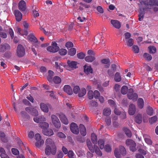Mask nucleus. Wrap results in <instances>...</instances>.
<instances>
[{"label": "nucleus", "instance_id": "obj_11", "mask_svg": "<svg viewBox=\"0 0 158 158\" xmlns=\"http://www.w3.org/2000/svg\"><path fill=\"white\" fill-rule=\"evenodd\" d=\"M40 106L41 110L43 112L45 113H48V108H49L50 106L49 104H46L43 103H41Z\"/></svg>", "mask_w": 158, "mask_h": 158}, {"label": "nucleus", "instance_id": "obj_24", "mask_svg": "<svg viewBox=\"0 0 158 158\" xmlns=\"http://www.w3.org/2000/svg\"><path fill=\"white\" fill-rule=\"evenodd\" d=\"M135 121L138 124L141 123L142 122V115L139 114H138L135 118Z\"/></svg>", "mask_w": 158, "mask_h": 158}, {"label": "nucleus", "instance_id": "obj_9", "mask_svg": "<svg viewBox=\"0 0 158 158\" xmlns=\"http://www.w3.org/2000/svg\"><path fill=\"white\" fill-rule=\"evenodd\" d=\"M54 67L58 72H62L63 71V67L62 63L59 61H56L55 63Z\"/></svg>", "mask_w": 158, "mask_h": 158}, {"label": "nucleus", "instance_id": "obj_8", "mask_svg": "<svg viewBox=\"0 0 158 158\" xmlns=\"http://www.w3.org/2000/svg\"><path fill=\"white\" fill-rule=\"evenodd\" d=\"M70 128L71 131L75 134H78L79 133V130L77 124L72 123L70 125Z\"/></svg>", "mask_w": 158, "mask_h": 158}, {"label": "nucleus", "instance_id": "obj_26", "mask_svg": "<svg viewBox=\"0 0 158 158\" xmlns=\"http://www.w3.org/2000/svg\"><path fill=\"white\" fill-rule=\"evenodd\" d=\"M91 140L93 143L94 145L97 144V138L96 135L94 133H92L91 135Z\"/></svg>", "mask_w": 158, "mask_h": 158}, {"label": "nucleus", "instance_id": "obj_55", "mask_svg": "<svg viewBox=\"0 0 158 158\" xmlns=\"http://www.w3.org/2000/svg\"><path fill=\"white\" fill-rule=\"evenodd\" d=\"M105 150L108 152H110L111 151V148L109 145H106L104 147Z\"/></svg>", "mask_w": 158, "mask_h": 158}, {"label": "nucleus", "instance_id": "obj_13", "mask_svg": "<svg viewBox=\"0 0 158 158\" xmlns=\"http://www.w3.org/2000/svg\"><path fill=\"white\" fill-rule=\"evenodd\" d=\"M10 46L7 44L5 43L0 45V51L1 52H4L6 50H10Z\"/></svg>", "mask_w": 158, "mask_h": 158}, {"label": "nucleus", "instance_id": "obj_37", "mask_svg": "<svg viewBox=\"0 0 158 158\" xmlns=\"http://www.w3.org/2000/svg\"><path fill=\"white\" fill-rule=\"evenodd\" d=\"M114 80L117 82H119L121 80L120 74L118 72L116 73L115 75Z\"/></svg>", "mask_w": 158, "mask_h": 158}, {"label": "nucleus", "instance_id": "obj_23", "mask_svg": "<svg viewBox=\"0 0 158 158\" xmlns=\"http://www.w3.org/2000/svg\"><path fill=\"white\" fill-rule=\"evenodd\" d=\"M137 104L139 108L142 109L144 106V101L142 98H139L137 101Z\"/></svg>", "mask_w": 158, "mask_h": 158}, {"label": "nucleus", "instance_id": "obj_7", "mask_svg": "<svg viewBox=\"0 0 158 158\" xmlns=\"http://www.w3.org/2000/svg\"><path fill=\"white\" fill-rule=\"evenodd\" d=\"M35 138L37 141L35 143V145L36 147L39 148L42 144H43L44 143V141L41 139V137L40 134H36L35 136Z\"/></svg>", "mask_w": 158, "mask_h": 158}, {"label": "nucleus", "instance_id": "obj_36", "mask_svg": "<svg viewBox=\"0 0 158 158\" xmlns=\"http://www.w3.org/2000/svg\"><path fill=\"white\" fill-rule=\"evenodd\" d=\"M0 137L3 142H6L7 141V139L5 137V134L3 132H0Z\"/></svg>", "mask_w": 158, "mask_h": 158}, {"label": "nucleus", "instance_id": "obj_5", "mask_svg": "<svg viewBox=\"0 0 158 158\" xmlns=\"http://www.w3.org/2000/svg\"><path fill=\"white\" fill-rule=\"evenodd\" d=\"M51 119L54 126L57 128H59L61 126L60 123L58 118L55 115L51 116Z\"/></svg>", "mask_w": 158, "mask_h": 158}, {"label": "nucleus", "instance_id": "obj_49", "mask_svg": "<svg viewBox=\"0 0 158 158\" xmlns=\"http://www.w3.org/2000/svg\"><path fill=\"white\" fill-rule=\"evenodd\" d=\"M76 53V50L74 48H72L70 49L69 52V54L71 56H73L75 55Z\"/></svg>", "mask_w": 158, "mask_h": 158}, {"label": "nucleus", "instance_id": "obj_32", "mask_svg": "<svg viewBox=\"0 0 158 158\" xmlns=\"http://www.w3.org/2000/svg\"><path fill=\"white\" fill-rule=\"evenodd\" d=\"M21 114L23 117V121H25L26 120L25 119H28L29 118V116L27 114V113L25 111H22L21 112Z\"/></svg>", "mask_w": 158, "mask_h": 158}, {"label": "nucleus", "instance_id": "obj_22", "mask_svg": "<svg viewBox=\"0 0 158 158\" xmlns=\"http://www.w3.org/2000/svg\"><path fill=\"white\" fill-rule=\"evenodd\" d=\"M80 132L81 134L83 136H85L86 135V129L84 126L82 124H80L79 126Z\"/></svg>", "mask_w": 158, "mask_h": 158}, {"label": "nucleus", "instance_id": "obj_14", "mask_svg": "<svg viewBox=\"0 0 158 158\" xmlns=\"http://www.w3.org/2000/svg\"><path fill=\"white\" fill-rule=\"evenodd\" d=\"M19 8L22 11H25L26 9V3L23 0L21 1L19 3Z\"/></svg>", "mask_w": 158, "mask_h": 158}, {"label": "nucleus", "instance_id": "obj_1", "mask_svg": "<svg viewBox=\"0 0 158 158\" xmlns=\"http://www.w3.org/2000/svg\"><path fill=\"white\" fill-rule=\"evenodd\" d=\"M141 3H143L146 7L143 8V10L141 11L140 9L139 14L144 15V10L146 9H153L154 11H158V7L155 6H158V0H139Z\"/></svg>", "mask_w": 158, "mask_h": 158}, {"label": "nucleus", "instance_id": "obj_25", "mask_svg": "<svg viewBox=\"0 0 158 158\" xmlns=\"http://www.w3.org/2000/svg\"><path fill=\"white\" fill-rule=\"evenodd\" d=\"M145 142L149 145H151L152 144V141L150 137L148 135H143Z\"/></svg>", "mask_w": 158, "mask_h": 158}, {"label": "nucleus", "instance_id": "obj_12", "mask_svg": "<svg viewBox=\"0 0 158 158\" xmlns=\"http://www.w3.org/2000/svg\"><path fill=\"white\" fill-rule=\"evenodd\" d=\"M136 111V107L135 106L132 104H131L129 106L128 113L130 115H133Z\"/></svg>", "mask_w": 158, "mask_h": 158}, {"label": "nucleus", "instance_id": "obj_48", "mask_svg": "<svg viewBox=\"0 0 158 158\" xmlns=\"http://www.w3.org/2000/svg\"><path fill=\"white\" fill-rule=\"evenodd\" d=\"M94 92L92 90H89L88 93V97L89 99H92L94 96Z\"/></svg>", "mask_w": 158, "mask_h": 158}, {"label": "nucleus", "instance_id": "obj_62", "mask_svg": "<svg viewBox=\"0 0 158 158\" xmlns=\"http://www.w3.org/2000/svg\"><path fill=\"white\" fill-rule=\"evenodd\" d=\"M65 46L68 48L73 47V43L70 42H68L66 43Z\"/></svg>", "mask_w": 158, "mask_h": 158}, {"label": "nucleus", "instance_id": "obj_57", "mask_svg": "<svg viewBox=\"0 0 158 158\" xmlns=\"http://www.w3.org/2000/svg\"><path fill=\"white\" fill-rule=\"evenodd\" d=\"M132 50L135 53H138L139 51V49L138 46L137 45H134L132 48Z\"/></svg>", "mask_w": 158, "mask_h": 158}, {"label": "nucleus", "instance_id": "obj_60", "mask_svg": "<svg viewBox=\"0 0 158 158\" xmlns=\"http://www.w3.org/2000/svg\"><path fill=\"white\" fill-rule=\"evenodd\" d=\"M7 37V35L6 33L2 31L0 32V37L3 39H6Z\"/></svg>", "mask_w": 158, "mask_h": 158}, {"label": "nucleus", "instance_id": "obj_47", "mask_svg": "<svg viewBox=\"0 0 158 158\" xmlns=\"http://www.w3.org/2000/svg\"><path fill=\"white\" fill-rule=\"evenodd\" d=\"M143 57L146 60L148 61L151 60L152 58V57L151 55L146 53L144 54Z\"/></svg>", "mask_w": 158, "mask_h": 158}, {"label": "nucleus", "instance_id": "obj_15", "mask_svg": "<svg viewBox=\"0 0 158 158\" xmlns=\"http://www.w3.org/2000/svg\"><path fill=\"white\" fill-rule=\"evenodd\" d=\"M14 14L15 15L16 21L18 22L20 21L22 19V13L18 10H15L14 11Z\"/></svg>", "mask_w": 158, "mask_h": 158}, {"label": "nucleus", "instance_id": "obj_35", "mask_svg": "<svg viewBox=\"0 0 158 158\" xmlns=\"http://www.w3.org/2000/svg\"><path fill=\"white\" fill-rule=\"evenodd\" d=\"M128 90V87L125 85H124L122 87L121 89V93L123 94H126Z\"/></svg>", "mask_w": 158, "mask_h": 158}, {"label": "nucleus", "instance_id": "obj_50", "mask_svg": "<svg viewBox=\"0 0 158 158\" xmlns=\"http://www.w3.org/2000/svg\"><path fill=\"white\" fill-rule=\"evenodd\" d=\"M125 134L128 137H131V133L130 131L128 128H126L124 129Z\"/></svg>", "mask_w": 158, "mask_h": 158}, {"label": "nucleus", "instance_id": "obj_2", "mask_svg": "<svg viewBox=\"0 0 158 158\" xmlns=\"http://www.w3.org/2000/svg\"><path fill=\"white\" fill-rule=\"evenodd\" d=\"M46 147L45 148V153L47 155H49L51 153L55 155L56 152V148L54 141L50 138L47 139L45 141Z\"/></svg>", "mask_w": 158, "mask_h": 158}, {"label": "nucleus", "instance_id": "obj_29", "mask_svg": "<svg viewBox=\"0 0 158 158\" xmlns=\"http://www.w3.org/2000/svg\"><path fill=\"white\" fill-rule=\"evenodd\" d=\"M54 75V73L51 70L48 71V75L47 77L48 80L50 82L52 81V77Z\"/></svg>", "mask_w": 158, "mask_h": 158}, {"label": "nucleus", "instance_id": "obj_56", "mask_svg": "<svg viewBox=\"0 0 158 158\" xmlns=\"http://www.w3.org/2000/svg\"><path fill=\"white\" fill-rule=\"evenodd\" d=\"M77 57L78 58L82 59L85 56V54L82 52H81L77 54Z\"/></svg>", "mask_w": 158, "mask_h": 158}, {"label": "nucleus", "instance_id": "obj_33", "mask_svg": "<svg viewBox=\"0 0 158 158\" xmlns=\"http://www.w3.org/2000/svg\"><path fill=\"white\" fill-rule=\"evenodd\" d=\"M101 62L102 63L105 64V67L106 68L109 67L110 65V62L109 59H104L101 60Z\"/></svg>", "mask_w": 158, "mask_h": 158}, {"label": "nucleus", "instance_id": "obj_52", "mask_svg": "<svg viewBox=\"0 0 158 158\" xmlns=\"http://www.w3.org/2000/svg\"><path fill=\"white\" fill-rule=\"evenodd\" d=\"M59 53L61 55H65L67 53V51L65 49H61L59 52Z\"/></svg>", "mask_w": 158, "mask_h": 158}, {"label": "nucleus", "instance_id": "obj_38", "mask_svg": "<svg viewBox=\"0 0 158 158\" xmlns=\"http://www.w3.org/2000/svg\"><path fill=\"white\" fill-rule=\"evenodd\" d=\"M98 145L100 149H102L104 147V142L102 139H99L98 142Z\"/></svg>", "mask_w": 158, "mask_h": 158}, {"label": "nucleus", "instance_id": "obj_30", "mask_svg": "<svg viewBox=\"0 0 158 158\" xmlns=\"http://www.w3.org/2000/svg\"><path fill=\"white\" fill-rule=\"evenodd\" d=\"M94 152H95V153L99 156H101L102 155V153L99 150V148L96 145H94Z\"/></svg>", "mask_w": 158, "mask_h": 158}, {"label": "nucleus", "instance_id": "obj_54", "mask_svg": "<svg viewBox=\"0 0 158 158\" xmlns=\"http://www.w3.org/2000/svg\"><path fill=\"white\" fill-rule=\"evenodd\" d=\"M94 96L95 99H98L100 96V94L99 92L97 90H95L94 92Z\"/></svg>", "mask_w": 158, "mask_h": 158}, {"label": "nucleus", "instance_id": "obj_16", "mask_svg": "<svg viewBox=\"0 0 158 158\" xmlns=\"http://www.w3.org/2000/svg\"><path fill=\"white\" fill-rule=\"evenodd\" d=\"M64 91L68 94L71 95L73 94V91L71 87L68 85H65L63 88Z\"/></svg>", "mask_w": 158, "mask_h": 158}, {"label": "nucleus", "instance_id": "obj_51", "mask_svg": "<svg viewBox=\"0 0 158 158\" xmlns=\"http://www.w3.org/2000/svg\"><path fill=\"white\" fill-rule=\"evenodd\" d=\"M127 45L128 46L131 47L134 44V41L132 39H129L127 42Z\"/></svg>", "mask_w": 158, "mask_h": 158}, {"label": "nucleus", "instance_id": "obj_40", "mask_svg": "<svg viewBox=\"0 0 158 158\" xmlns=\"http://www.w3.org/2000/svg\"><path fill=\"white\" fill-rule=\"evenodd\" d=\"M135 142L131 139H127L126 141V144L127 145L130 146L132 145H135Z\"/></svg>", "mask_w": 158, "mask_h": 158}, {"label": "nucleus", "instance_id": "obj_19", "mask_svg": "<svg viewBox=\"0 0 158 158\" xmlns=\"http://www.w3.org/2000/svg\"><path fill=\"white\" fill-rule=\"evenodd\" d=\"M110 23L113 26L116 28L119 29L121 27L120 23L118 20H111Z\"/></svg>", "mask_w": 158, "mask_h": 158}, {"label": "nucleus", "instance_id": "obj_46", "mask_svg": "<svg viewBox=\"0 0 158 158\" xmlns=\"http://www.w3.org/2000/svg\"><path fill=\"white\" fill-rule=\"evenodd\" d=\"M53 81L55 83L59 84L60 83L61 79L58 76H55L53 79Z\"/></svg>", "mask_w": 158, "mask_h": 158}, {"label": "nucleus", "instance_id": "obj_39", "mask_svg": "<svg viewBox=\"0 0 158 158\" xmlns=\"http://www.w3.org/2000/svg\"><path fill=\"white\" fill-rule=\"evenodd\" d=\"M119 150L121 154L122 155H125L126 154V151L125 148L123 146L119 147Z\"/></svg>", "mask_w": 158, "mask_h": 158}, {"label": "nucleus", "instance_id": "obj_20", "mask_svg": "<svg viewBox=\"0 0 158 158\" xmlns=\"http://www.w3.org/2000/svg\"><path fill=\"white\" fill-rule=\"evenodd\" d=\"M59 118L61 122L64 124L65 125H67L68 124V120L64 114L62 113L60 114Z\"/></svg>", "mask_w": 158, "mask_h": 158}, {"label": "nucleus", "instance_id": "obj_58", "mask_svg": "<svg viewBox=\"0 0 158 158\" xmlns=\"http://www.w3.org/2000/svg\"><path fill=\"white\" fill-rule=\"evenodd\" d=\"M11 151L12 153L15 155H18L19 153V152L18 150L15 148H12Z\"/></svg>", "mask_w": 158, "mask_h": 158}, {"label": "nucleus", "instance_id": "obj_41", "mask_svg": "<svg viewBox=\"0 0 158 158\" xmlns=\"http://www.w3.org/2000/svg\"><path fill=\"white\" fill-rule=\"evenodd\" d=\"M147 114L150 116L153 115V110L152 108L150 106L148 107L147 109Z\"/></svg>", "mask_w": 158, "mask_h": 158}, {"label": "nucleus", "instance_id": "obj_17", "mask_svg": "<svg viewBox=\"0 0 158 158\" xmlns=\"http://www.w3.org/2000/svg\"><path fill=\"white\" fill-rule=\"evenodd\" d=\"M42 132L44 135L48 136H50L54 134L52 130L51 129H48V128L43 129Z\"/></svg>", "mask_w": 158, "mask_h": 158}, {"label": "nucleus", "instance_id": "obj_6", "mask_svg": "<svg viewBox=\"0 0 158 158\" xmlns=\"http://www.w3.org/2000/svg\"><path fill=\"white\" fill-rule=\"evenodd\" d=\"M127 96L129 99H132L134 101H136L138 98L137 94L136 93H133V89L131 88L128 90Z\"/></svg>", "mask_w": 158, "mask_h": 158}, {"label": "nucleus", "instance_id": "obj_10", "mask_svg": "<svg viewBox=\"0 0 158 158\" xmlns=\"http://www.w3.org/2000/svg\"><path fill=\"white\" fill-rule=\"evenodd\" d=\"M68 64V68L67 69L70 70L71 69H76L77 68V63L74 61H71L68 60L67 61Z\"/></svg>", "mask_w": 158, "mask_h": 158}, {"label": "nucleus", "instance_id": "obj_53", "mask_svg": "<svg viewBox=\"0 0 158 158\" xmlns=\"http://www.w3.org/2000/svg\"><path fill=\"white\" fill-rule=\"evenodd\" d=\"M30 114L34 116H37L38 114L37 110L34 108L32 109Z\"/></svg>", "mask_w": 158, "mask_h": 158}, {"label": "nucleus", "instance_id": "obj_42", "mask_svg": "<svg viewBox=\"0 0 158 158\" xmlns=\"http://www.w3.org/2000/svg\"><path fill=\"white\" fill-rule=\"evenodd\" d=\"M85 60L86 61L88 62H92L95 59V58L92 56H88L85 58Z\"/></svg>", "mask_w": 158, "mask_h": 158}, {"label": "nucleus", "instance_id": "obj_18", "mask_svg": "<svg viewBox=\"0 0 158 158\" xmlns=\"http://www.w3.org/2000/svg\"><path fill=\"white\" fill-rule=\"evenodd\" d=\"M33 120L35 122L40 124L46 120L45 118L43 116H39L37 117H34Z\"/></svg>", "mask_w": 158, "mask_h": 158}, {"label": "nucleus", "instance_id": "obj_63", "mask_svg": "<svg viewBox=\"0 0 158 158\" xmlns=\"http://www.w3.org/2000/svg\"><path fill=\"white\" fill-rule=\"evenodd\" d=\"M89 105L93 106H97L98 105V104L97 102L91 100L89 102Z\"/></svg>", "mask_w": 158, "mask_h": 158}, {"label": "nucleus", "instance_id": "obj_3", "mask_svg": "<svg viewBox=\"0 0 158 158\" xmlns=\"http://www.w3.org/2000/svg\"><path fill=\"white\" fill-rule=\"evenodd\" d=\"M25 54V50L24 47L21 44H19L16 49V55L19 57L23 56Z\"/></svg>", "mask_w": 158, "mask_h": 158}, {"label": "nucleus", "instance_id": "obj_21", "mask_svg": "<svg viewBox=\"0 0 158 158\" xmlns=\"http://www.w3.org/2000/svg\"><path fill=\"white\" fill-rule=\"evenodd\" d=\"M27 39L30 41L34 43H37L38 42L37 39L33 34H30L27 36Z\"/></svg>", "mask_w": 158, "mask_h": 158}, {"label": "nucleus", "instance_id": "obj_59", "mask_svg": "<svg viewBox=\"0 0 158 158\" xmlns=\"http://www.w3.org/2000/svg\"><path fill=\"white\" fill-rule=\"evenodd\" d=\"M8 32L11 38L12 39H13L14 37V33L12 29L11 28H9L8 30Z\"/></svg>", "mask_w": 158, "mask_h": 158}, {"label": "nucleus", "instance_id": "obj_34", "mask_svg": "<svg viewBox=\"0 0 158 158\" xmlns=\"http://www.w3.org/2000/svg\"><path fill=\"white\" fill-rule=\"evenodd\" d=\"M114 156L117 158H120L121 156V153L118 148H116L114 151Z\"/></svg>", "mask_w": 158, "mask_h": 158}, {"label": "nucleus", "instance_id": "obj_64", "mask_svg": "<svg viewBox=\"0 0 158 158\" xmlns=\"http://www.w3.org/2000/svg\"><path fill=\"white\" fill-rule=\"evenodd\" d=\"M57 136L61 138H64L66 137L65 135L63 133L60 132L57 134Z\"/></svg>", "mask_w": 158, "mask_h": 158}, {"label": "nucleus", "instance_id": "obj_4", "mask_svg": "<svg viewBox=\"0 0 158 158\" xmlns=\"http://www.w3.org/2000/svg\"><path fill=\"white\" fill-rule=\"evenodd\" d=\"M59 48V47L57 46V44L55 42L53 41L51 46L48 47L47 50L50 52L55 53L58 51Z\"/></svg>", "mask_w": 158, "mask_h": 158}, {"label": "nucleus", "instance_id": "obj_27", "mask_svg": "<svg viewBox=\"0 0 158 158\" xmlns=\"http://www.w3.org/2000/svg\"><path fill=\"white\" fill-rule=\"evenodd\" d=\"M85 72L87 74H89L93 73V69L90 66L85 65L84 66Z\"/></svg>", "mask_w": 158, "mask_h": 158}, {"label": "nucleus", "instance_id": "obj_45", "mask_svg": "<svg viewBox=\"0 0 158 158\" xmlns=\"http://www.w3.org/2000/svg\"><path fill=\"white\" fill-rule=\"evenodd\" d=\"M157 120V117L156 116H154L152 117L149 119V122L150 124H153L155 123Z\"/></svg>", "mask_w": 158, "mask_h": 158}, {"label": "nucleus", "instance_id": "obj_31", "mask_svg": "<svg viewBox=\"0 0 158 158\" xmlns=\"http://www.w3.org/2000/svg\"><path fill=\"white\" fill-rule=\"evenodd\" d=\"M78 96L80 97H82L84 96L86 93V90L85 88H82L79 92Z\"/></svg>", "mask_w": 158, "mask_h": 158}, {"label": "nucleus", "instance_id": "obj_28", "mask_svg": "<svg viewBox=\"0 0 158 158\" xmlns=\"http://www.w3.org/2000/svg\"><path fill=\"white\" fill-rule=\"evenodd\" d=\"M111 113V110L110 108L106 107L103 110V114L104 116H109L110 114Z\"/></svg>", "mask_w": 158, "mask_h": 158}, {"label": "nucleus", "instance_id": "obj_44", "mask_svg": "<svg viewBox=\"0 0 158 158\" xmlns=\"http://www.w3.org/2000/svg\"><path fill=\"white\" fill-rule=\"evenodd\" d=\"M40 126L43 128V129L48 128L49 127V124L47 123L44 121L40 124Z\"/></svg>", "mask_w": 158, "mask_h": 158}, {"label": "nucleus", "instance_id": "obj_43", "mask_svg": "<svg viewBox=\"0 0 158 158\" xmlns=\"http://www.w3.org/2000/svg\"><path fill=\"white\" fill-rule=\"evenodd\" d=\"M148 49L149 50V52L150 53H154L156 52V48L153 46H150L148 47Z\"/></svg>", "mask_w": 158, "mask_h": 158}, {"label": "nucleus", "instance_id": "obj_61", "mask_svg": "<svg viewBox=\"0 0 158 158\" xmlns=\"http://www.w3.org/2000/svg\"><path fill=\"white\" fill-rule=\"evenodd\" d=\"M80 90V89L79 87L78 86H75L73 89V92L75 94H77L78 93L79 91Z\"/></svg>", "mask_w": 158, "mask_h": 158}]
</instances>
